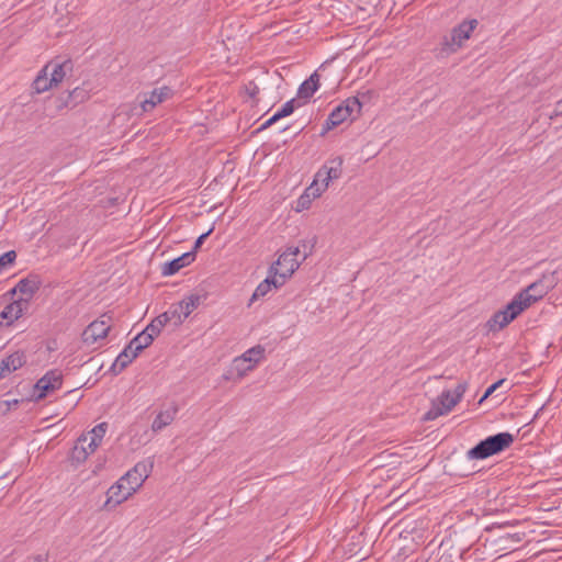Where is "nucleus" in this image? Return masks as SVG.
<instances>
[{
	"mask_svg": "<svg viewBox=\"0 0 562 562\" xmlns=\"http://www.w3.org/2000/svg\"><path fill=\"white\" fill-rule=\"evenodd\" d=\"M477 551H479V549L473 550L471 548H468V549L462 550V551L459 552V558H460V560H463V561H468V560H470L472 558L477 560V558L475 557Z\"/></svg>",
	"mask_w": 562,
	"mask_h": 562,
	"instance_id": "obj_33",
	"label": "nucleus"
},
{
	"mask_svg": "<svg viewBox=\"0 0 562 562\" xmlns=\"http://www.w3.org/2000/svg\"><path fill=\"white\" fill-rule=\"evenodd\" d=\"M477 25L479 21L476 19L462 21L451 30L450 38L445 37L443 46H446L449 52H457L462 47L463 43L471 37V34Z\"/></svg>",
	"mask_w": 562,
	"mask_h": 562,
	"instance_id": "obj_7",
	"label": "nucleus"
},
{
	"mask_svg": "<svg viewBox=\"0 0 562 562\" xmlns=\"http://www.w3.org/2000/svg\"><path fill=\"white\" fill-rule=\"evenodd\" d=\"M63 384V373L57 370H49L46 372L35 384V396L36 400H42L52 392L61 387Z\"/></svg>",
	"mask_w": 562,
	"mask_h": 562,
	"instance_id": "obj_10",
	"label": "nucleus"
},
{
	"mask_svg": "<svg viewBox=\"0 0 562 562\" xmlns=\"http://www.w3.org/2000/svg\"><path fill=\"white\" fill-rule=\"evenodd\" d=\"M302 247H303V251H304V255H303V258H302V261L306 259V257L312 252V249L314 247V245H308L307 243H303L302 244Z\"/></svg>",
	"mask_w": 562,
	"mask_h": 562,
	"instance_id": "obj_41",
	"label": "nucleus"
},
{
	"mask_svg": "<svg viewBox=\"0 0 562 562\" xmlns=\"http://www.w3.org/2000/svg\"><path fill=\"white\" fill-rule=\"evenodd\" d=\"M465 390H467V384H465V383H459V384L456 386L454 392H453V394H452V395H453V397H454L458 402H460V401H461V398H462V396H463V394H464V392H465Z\"/></svg>",
	"mask_w": 562,
	"mask_h": 562,
	"instance_id": "obj_37",
	"label": "nucleus"
},
{
	"mask_svg": "<svg viewBox=\"0 0 562 562\" xmlns=\"http://www.w3.org/2000/svg\"><path fill=\"white\" fill-rule=\"evenodd\" d=\"M319 88V75L314 71L297 89V98L308 100Z\"/></svg>",
	"mask_w": 562,
	"mask_h": 562,
	"instance_id": "obj_23",
	"label": "nucleus"
},
{
	"mask_svg": "<svg viewBox=\"0 0 562 562\" xmlns=\"http://www.w3.org/2000/svg\"><path fill=\"white\" fill-rule=\"evenodd\" d=\"M342 164L344 159L340 156L326 161L316 172L318 180H322V182H326L329 186L330 181L339 179L342 173Z\"/></svg>",
	"mask_w": 562,
	"mask_h": 562,
	"instance_id": "obj_14",
	"label": "nucleus"
},
{
	"mask_svg": "<svg viewBox=\"0 0 562 562\" xmlns=\"http://www.w3.org/2000/svg\"><path fill=\"white\" fill-rule=\"evenodd\" d=\"M178 413V406L175 403H170L166 409L160 411L157 416L155 417L151 429L153 431L157 432L165 428L166 426L170 425L176 415Z\"/></svg>",
	"mask_w": 562,
	"mask_h": 562,
	"instance_id": "obj_20",
	"label": "nucleus"
},
{
	"mask_svg": "<svg viewBox=\"0 0 562 562\" xmlns=\"http://www.w3.org/2000/svg\"><path fill=\"white\" fill-rule=\"evenodd\" d=\"M361 109L362 103L357 97L347 98L329 113L323 124L321 135L324 136L348 119L355 120L360 114Z\"/></svg>",
	"mask_w": 562,
	"mask_h": 562,
	"instance_id": "obj_4",
	"label": "nucleus"
},
{
	"mask_svg": "<svg viewBox=\"0 0 562 562\" xmlns=\"http://www.w3.org/2000/svg\"><path fill=\"white\" fill-rule=\"evenodd\" d=\"M138 465L136 463L133 469L127 471L115 484H113L106 492L105 508L114 507L126 501L138 488H140V481L138 479Z\"/></svg>",
	"mask_w": 562,
	"mask_h": 562,
	"instance_id": "obj_2",
	"label": "nucleus"
},
{
	"mask_svg": "<svg viewBox=\"0 0 562 562\" xmlns=\"http://www.w3.org/2000/svg\"><path fill=\"white\" fill-rule=\"evenodd\" d=\"M173 97V90L168 86L155 88L148 98L143 100V112L153 110L157 104L162 103Z\"/></svg>",
	"mask_w": 562,
	"mask_h": 562,
	"instance_id": "obj_17",
	"label": "nucleus"
},
{
	"mask_svg": "<svg viewBox=\"0 0 562 562\" xmlns=\"http://www.w3.org/2000/svg\"><path fill=\"white\" fill-rule=\"evenodd\" d=\"M88 98V91L83 88H75L71 92H69L68 99L71 105H76L80 102H83Z\"/></svg>",
	"mask_w": 562,
	"mask_h": 562,
	"instance_id": "obj_28",
	"label": "nucleus"
},
{
	"mask_svg": "<svg viewBox=\"0 0 562 562\" xmlns=\"http://www.w3.org/2000/svg\"><path fill=\"white\" fill-rule=\"evenodd\" d=\"M110 321V316L102 315L99 319L90 323L81 334L82 342L88 347H92L97 342L104 340L111 328Z\"/></svg>",
	"mask_w": 562,
	"mask_h": 562,
	"instance_id": "obj_8",
	"label": "nucleus"
},
{
	"mask_svg": "<svg viewBox=\"0 0 562 562\" xmlns=\"http://www.w3.org/2000/svg\"><path fill=\"white\" fill-rule=\"evenodd\" d=\"M16 259V252L14 250H9L0 256V272L12 265Z\"/></svg>",
	"mask_w": 562,
	"mask_h": 562,
	"instance_id": "obj_30",
	"label": "nucleus"
},
{
	"mask_svg": "<svg viewBox=\"0 0 562 562\" xmlns=\"http://www.w3.org/2000/svg\"><path fill=\"white\" fill-rule=\"evenodd\" d=\"M168 321L169 317L167 316L166 313H164L158 317L154 318L150 322V324L143 328V350L147 348L154 341V339L160 334L161 329L164 328Z\"/></svg>",
	"mask_w": 562,
	"mask_h": 562,
	"instance_id": "obj_18",
	"label": "nucleus"
},
{
	"mask_svg": "<svg viewBox=\"0 0 562 562\" xmlns=\"http://www.w3.org/2000/svg\"><path fill=\"white\" fill-rule=\"evenodd\" d=\"M514 539H516L517 541H520L521 540V537L519 533H515L514 535Z\"/></svg>",
	"mask_w": 562,
	"mask_h": 562,
	"instance_id": "obj_45",
	"label": "nucleus"
},
{
	"mask_svg": "<svg viewBox=\"0 0 562 562\" xmlns=\"http://www.w3.org/2000/svg\"><path fill=\"white\" fill-rule=\"evenodd\" d=\"M88 441V436H82L78 439L77 445L71 451V460L76 463H81L87 460L90 454L83 443Z\"/></svg>",
	"mask_w": 562,
	"mask_h": 562,
	"instance_id": "obj_26",
	"label": "nucleus"
},
{
	"mask_svg": "<svg viewBox=\"0 0 562 562\" xmlns=\"http://www.w3.org/2000/svg\"><path fill=\"white\" fill-rule=\"evenodd\" d=\"M53 87H55V85L50 82L48 74L43 68L33 81V88L35 92L42 93L52 89Z\"/></svg>",
	"mask_w": 562,
	"mask_h": 562,
	"instance_id": "obj_25",
	"label": "nucleus"
},
{
	"mask_svg": "<svg viewBox=\"0 0 562 562\" xmlns=\"http://www.w3.org/2000/svg\"><path fill=\"white\" fill-rule=\"evenodd\" d=\"M310 203L311 199L305 193H303L297 200V211L307 209L310 206Z\"/></svg>",
	"mask_w": 562,
	"mask_h": 562,
	"instance_id": "obj_38",
	"label": "nucleus"
},
{
	"mask_svg": "<svg viewBox=\"0 0 562 562\" xmlns=\"http://www.w3.org/2000/svg\"><path fill=\"white\" fill-rule=\"evenodd\" d=\"M557 282L558 279L554 271L546 272L540 279L518 292L514 299L516 302L520 303V306L524 307L525 311L531 306V304L547 295L557 285Z\"/></svg>",
	"mask_w": 562,
	"mask_h": 562,
	"instance_id": "obj_3",
	"label": "nucleus"
},
{
	"mask_svg": "<svg viewBox=\"0 0 562 562\" xmlns=\"http://www.w3.org/2000/svg\"><path fill=\"white\" fill-rule=\"evenodd\" d=\"M514 539H516L517 541H520L521 540V537L519 533H515L514 535Z\"/></svg>",
	"mask_w": 562,
	"mask_h": 562,
	"instance_id": "obj_44",
	"label": "nucleus"
},
{
	"mask_svg": "<svg viewBox=\"0 0 562 562\" xmlns=\"http://www.w3.org/2000/svg\"><path fill=\"white\" fill-rule=\"evenodd\" d=\"M88 439H89V442H88V446L86 448H87L89 453H92L100 446L101 440L98 439V438L92 437L91 435H89Z\"/></svg>",
	"mask_w": 562,
	"mask_h": 562,
	"instance_id": "obj_36",
	"label": "nucleus"
},
{
	"mask_svg": "<svg viewBox=\"0 0 562 562\" xmlns=\"http://www.w3.org/2000/svg\"><path fill=\"white\" fill-rule=\"evenodd\" d=\"M266 349L261 345L246 350L241 356L234 359V366L239 376H244L248 371L255 369V367L265 359Z\"/></svg>",
	"mask_w": 562,
	"mask_h": 562,
	"instance_id": "obj_9",
	"label": "nucleus"
},
{
	"mask_svg": "<svg viewBox=\"0 0 562 562\" xmlns=\"http://www.w3.org/2000/svg\"><path fill=\"white\" fill-rule=\"evenodd\" d=\"M140 352V333L136 334L123 351L116 357L111 370L114 374L123 371Z\"/></svg>",
	"mask_w": 562,
	"mask_h": 562,
	"instance_id": "obj_11",
	"label": "nucleus"
},
{
	"mask_svg": "<svg viewBox=\"0 0 562 562\" xmlns=\"http://www.w3.org/2000/svg\"><path fill=\"white\" fill-rule=\"evenodd\" d=\"M459 402L450 391H443L431 404L430 409L425 414V420H434L439 416L448 414Z\"/></svg>",
	"mask_w": 562,
	"mask_h": 562,
	"instance_id": "obj_12",
	"label": "nucleus"
},
{
	"mask_svg": "<svg viewBox=\"0 0 562 562\" xmlns=\"http://www.w3.org/2000/svg\"><path fill=\"white\" fill-rule=\"evenodd\" d=\"M327 188H328V184L326 182H322V180H318V176L315 175L314 181L304 191V193L310 199H315V198H318Z\"/></svg>",
	"mask_w": 562,
	"mask_h": 562,
	"instance_id": "obj_27",
	"label": "nucleus"
},
{
	"mask_svg": "<svg viewBox=\"0 0 562 562\" xmlns=\"http://www.w3.org/2000/svg\"><path fill=\"white\" fill-rule=\"evenodd\" d=\"M200 302V295H189L179 302L175 313H178L179 317L183 316V318H187L199 306Z\"/></svg>",
	"mask_w": 562,
	"mask_h": 562,
	"instance_id": "obj_24",
	"label": "nucleus"
},
{
	"mask_svg": "<svg viewBox=\"0 0 562 562\" xmlns=\"http://www.w3.org/2000/svg\"><path fill=\"white\" fill-rule=\"evenodd\" d=\"M524 312V307L520 303L513 300L501 311L495 312L492 317L487 321L486 326L490 331H499L509 325Z\"/></svg>",
	"mask_w": 562,
	"mask_h": 562,
	"instance_id": "obj_6",
	"label": "nucleus"
},
{
	"mask_svg": "<svg viewBox=\"0 0 562 562\" xmlns=\"http://www.w3.org/2000/svg\"><path fill=\"white\" fill-rule=\"evenodd\" d=\"M295 110V99L285 102L280 110L276 112L277 116L281 119L291 115Z\"/></svg>",
	"mask_w": 562,
	"mask_h": 562,
	"instance_id": "obj_29",
	"label": "nucleus"
},
{
	"mask_svg": "<svg viewBox=\"0 0 562 562\" xmlns=\"http://www.w3.org/2000/svg\"><path fill=\"white\" fill-rule=\"evenodd\" d=\"M506 382V379H501L498 381H496L495 383H493L492 385H490L483 396L480 398L479 401V404H482L487 397H490L496 390H498L504 383Z\"/></svg>",
	"mask_w": 562,
	"mask_h": 562,
	"instance_id": "obj_31",
	"label": "nucleus"
},
{
	"mask_svg": "<svg viewBox=\"0 0 562 562\" xmlns=\"http://www.w3.org/2000/svg\"><path fill=\"white\" fill-rule=\"evenodd\" d=\"M195 260L194 251H187L181 256L161 265V274L173 276L182 268L190 266Z\"/></svg>",
	"mask_w": 562,
	"mask_h": 562,
	"instance_id": "obj_16",
	"label": "nucleus"
},
{
	"mask_svg": "<svg viewBox=\"0 0 562 562\" xmlns=\"http://www.w3.org/2000/svg\"><path fill=\"white\" fill-rule=\"evenodd\" d=\"M282 285H283L282 279H278L273 273L270 274L268 272V277L257 285L255 292L252 293L250 301L254 302L260 297H263L271 291L272 288L278 289Z\"/></svg>",
	"mask_w": 562,
	"mask_h": 562,
	"instance_id": "obj_21",
	"label": "nucleus"
},
{
	"mask_svg": "<svg viewBox=\"0 0 562 562\" xmlns=\"http://www.w3.org/2000/svg\"><path fill=\"white\" fill-rule=\"evenodd\" d=\"M212 228L209 229L206 233L201 234L196 240L194 241L193 248L190 251H194V255L196 256V251L199 248H201L204 240L207 238V236L211 234Z\"/></svg>",
	"mask_w": 562,
	"mask_h": 562,
	"instance_id": "obj_35",
	"label": "nucleus"
},
{
	"mask_svg": "<svg viewBox=\"0 0 562 562\" xmlns=\"http://www.w3.org/2000/svg\"><path fill=\"white\" fill-rule=\"evenodd\" d=\"M27 300H15L11 304L7 305L1 312L0 316L8 319L9 323L20 318L27 310Z\"/></svg>",
	"mask_w": 562,
	"mask_h": 562,
	"instance_id": "obj_22",
	"label": "nucleus"
},
{
	"mask_svg": "<svg viewBox=\"0 0 562 562\" xmlns=\"http://www.w3.org/2000/svg\"><path fill=\"white\" fill-rule=\"evenodd\" d=\"M280 120V117L277 116V114L274 113L270 119H268L259 128V131H262V130H266L268 127H270L272 124H274L276 122H278Z\"/></svg>",
	"mask_w": 562,
	"mask_h": 562,
	"instance_id": "obj_40",
	"label": "nucleus"
},
{
	"mask_svg": "<svg viewBox=\"0 0 562 562\" xmlns=\"http://www.w3.org/2000/svg\"><path fill=\"white\" fill-rule=\"evenodd\" d=\"M142 236L143 239L148 237V239L146 240V245H150L155 240V236L151 234L150 229H148L147 232L143 229Z\"/></svg>",
	"mask_w": 562,
	"mask_h": 562,
	"instance_id": "obj_42",
	"label": "nucleus"
},
{
	"mask_svg": "<svg viewBox=\"0 0 562 562\" xmlns=\"http://www.w3.org/2000/svg\"><path fill=\"white\" fill-rule=\"evenodd\" d=\"M72 68L74 65L70 59L64 61L52 60L44 66L45 71L50 78V82H53L55 87L64 80L67 74L72 71Z\"/></svg>",
	"mask_w": 562,
	"mask_h": 562,
	"instance_id": "obj_15",
	"label": "nucleus"
},
{
	"mask_svg": "<svg viewBox=\"0 0 562 562\" xmlns=\"http://www.w3.org/2000/svg\"><path fill=\"white\" fill-rule=\"evenodd\" d=\"M48 557L47 554H37L36 557L32 558L29 562H47Z\"/></svg>",
	"mask_w": 562,
	"mask_h": 562,
	"instance_id": "obj_43",
	"label": "nucleus"
},
{
	"mask_svg": "<svg viewBox=\"0 0 562 562\" xmlns=\"http://www.w3.org/2000/svg\"><path fill=\"white\" fill-rule=\"evenodd\" d=\"M147 479V475L143 476L142 482L144 483Z\"/></svg>",
	"mask_w": 562,
	"mask_h": 562,
	"instance_id": "obj_46",
	"label": "nucleus"
},
{
	"mask_svg": "<svg viewBox=\"0 0 562 562\" xmlns=\"http://www.w3.org/2000/svg\"><path fill=\"white\" fill-rule=\"evenodd\" d=\"M106 429H108V424L100 423L95 427H93V429L90 431L89 435H91L92 437L98 438L102 441V439L106 432Z\"/></svg>",
	"mask_w": 562,
	"mask_h": 562,
	"instance_id": "obj_32",
	"label": "nucleus"
},
{
	"mask_svg": "<svg viewBox=\"0 0 562 562\" xmlns=\"http://www.w3.org/2000/svg\"><path fill=\"white\" fill-rule=\"evenodd\" d=\"M300 252V247L288 248L279 256L277 261L270 266L269 273H273L278 279H282L284 284L286 279H289L301 265V261L296 258Z\"/></svg>",
	"mask_w": 562,
	"mask_h": 562,
	"instance_id": "obj_5",
	"label": "nucleus"
},
{
	"mask_svg": "<svg viewBox=\"0 0 562 562\" xmlns=\"http://www.w3.org/2000/svg\"><path fill=\"white\" fill-rule=\"evenodd\" d=\"M26 362V357L22 351H15L4 358L0 362V379L4 378L8 373H11L20 369Z\"/></svg>",
	"mask_w": 562,
	"mask_h": 562,
	"instance_id": "obj_19",
	"label": "nucleus"
},
{
	"mask_svg": "<svg viewBox=\"0 0 562 562\" xmlns=\"http://www.w3.org/2000/svg\"><path fill=\"white\" fill-rule=\"evenodd\" d=\"M42 282L40 277L36 274H30L26 278L21 279L16 285L11 290L12 294L19 292L23 295L20 300H27V304H30L33 295L40 290Z\"/></svg>",
	"mask_w": 562,
	"mask_h": 562,
	"instance_id": "obj_13",
	"label": "nucleus"
},
{
	"mask_svg": "<svg viewBox=\"0 0 562 562\" xmlns=\"http://www.w3.org/2000/svg\"><path fill=\"white\" fill-rule=\"evenodd\" d=\"M515 441V436L508 431L486 437L468 450L469 460H484L508 449Z\"/></svg>",
	"mask_w": 562,
	"mask_h": 562,
	"instance_id": "obj_1",
	"label": "nucleus"
},
{
	"mask_svg": "<svg viewBox=\"0 0 562 562\" xmlns=\"http://www.w3.org/2000/svg\"><path fill=\"white\" fill-rule=\"evenodd\" d=\"M426 562H452V553L443 552L438 559L429 558Z\"/></svg>",
	"mask_w": 562,
	"mask_h": 562,
	"instance_id": "obj_39",
	"label": "nucleus"
},
{
	"mask_svg": "<svg viewBox=\"0 0 562 562\" xmlns=\"http://www.w3.org/2000/svg\"><path fill=\"white\" fill-rule=\"evenodd\" d=\"M245 90L249 98L252 100L256 99L257 94L259 93V87L254 81H250L248 85H246Z\"/></svg>",
	"mask_w": 562,
	"mask_h": 562,
	"instance_id": "obj_34",
	"label": "nucleus"
}]
</instances>
